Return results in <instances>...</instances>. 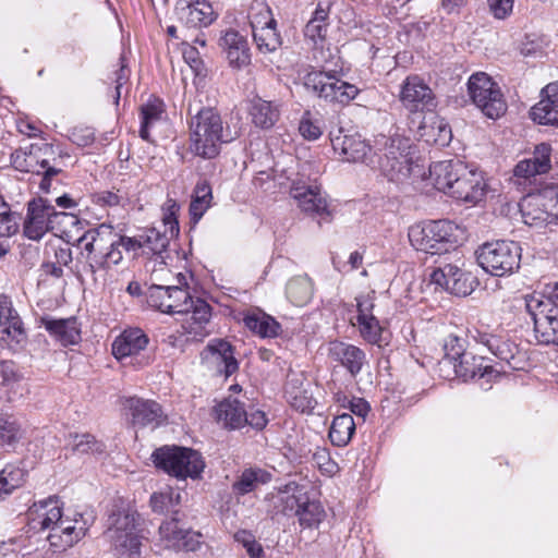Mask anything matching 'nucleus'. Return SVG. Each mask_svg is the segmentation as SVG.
Returning <instances> with one entry per match:
<instances>
[{
  "label": "nucleus",
  "mask_w": 558,
  "mask_h": 558,
  "mask_svg": "<svg viewBox=\"0 0 558 558\" xmlns=\"http://www.w3.org/2000/svg\"><path fill=\"white\" fill-rule=\"evenodd\" d=\"M148 303L167 314L186 316L182 328L193 340H203L209 335L207 325L211 317V308L202 299H193L190 292L179 286H151Z\"/></svg>",
  "instance_id": "f257e3e1"
},
{
  "label": "nucleus",
  "mask_w": 558,
  "mask_h": 558,
  "mask_svg": "<svg viewBox=\"0 0 558 558\" xmlns=\"http://www.w3.org/2000/svg\"><path fill=\"white\" fill-rule=\"evenodd\" d=\"M28 517L34 529L50 531L47 539L57 550L72 547L88 529L82 514L74 518L64 517L57 497L35 502L29 508Z\"/></svg>",
  "instance_id": "f03ea898"
},
{
  "label": "nucleus",
  "mask_w": 558,
  "mask_h": 558,
  "mask_svg": "<svg viewBox=\"0 0 558 558\" xmlns=\"http://www.w3.org/2000/svg\"><path fill=\"white\" fill-rule=\"evenodd\" d=\"M190 118V149L206 159L215 158L220 153L221 144L238 138V131L223 128L220 114L213 108H202L193 114L189 106Z\"/></svg>",
  "instance_id": "7ed1b4c3"
},
{
  "label": "nucleus",
  "mask_w": 558,
  "mask_h": 558,
  "mask_svg": "<svg viewBox=\"0 0 558 558\" xmlns=\"http://www.w3.org/2000/svg\"><path fill=\"white\" fill-rule=\"evenodd\" d=\"M375 168L384 177L396 183H404L412 177H421L424 171L413 160L411 140L399 134L381 135L376 141Z\"/></svg>",
  "instance_id": "20e7f679"
},
{
  "label": "nucleus",
  "mask_w": 558,
  "mask_h": 558,
  "mask_svg": "<svg viewBox=\"0 0 558 558\" xmlns=\"http://www.w3.org/2000/svg\"><path fill=\"white\" fill-rule=\"evenodd\" d=\"M141 517L130 505H114L108 518L106 536L119 558H140Z\"/></svg>",
  "instance_id": "39448f33"
},
{
  "label": "nucleus",
  "mask_w": 558,
  "mask_h": 558,
  "mask_svg": "<svg viewBox=\"0 0 558 558\" xmlns=\"http://www.w3.org/2000/svg\"><path fill=\"white\" fill-rule=\"evenodd\" d=\"M457 230L452 222L437 220L412 226L408 235L415 250L435 255L447 253L456 247L458 240L454 231Z\"/></svg>",
  "instance_id": "423d86ee"
},
{
  "label": "nucleus",
  "mask_w": 558,
  "mask_h": 558,
  "mask_svg": "<svg viewBox=\"0 0 558 558\" xmlns=\"http://www.w3.org/2000/svg\"><path fill=\"white\" fill-rule=\"evenodd\" d=\"M76 216L57 211L47 199L38 198L28 203L27 214L23 226L24 235L33 241H39L48 231L58 225H80Z\"/></svg>",
  "instance_id": "0eeeda50"
},
{
  "label": "nucleus",
  "mask_w": 558,
  "mask_h": 558,
  "mask_svg": "<svg viewBox=\"0 0 558 558\" xmlns=\"http://www.w3.org/2000/svg\"><path fill=\"white\" fill-rule=\"evenodd\" d=\"M158 469L179 480L197 478L205 468L199 452L184 447H161L151 454Z\"/></svg>",
  "instance_id": "6e6552de"
},
{
  "label": "nucleus",
  "mask_w": 558,
  "mask_h": 558,
  "mask_svg": "<svg viewBox=\"0 0 558 558\" xmlns=\"http://www.w3.org/2000/svg\"><path fill=\"white\" fill-rule=\"evenodd\" d=\"M477 260L493 276L511 275L520 267L521 247L513 241L488 242L478 248Z\"/></svg>",
  "instance_id": "1a4fd4ad"
},
{
  "label": "nucleus",
  "mask_w": 558,
  "mask_h": 558,
  "mask_svg": "<svg viewBox=\"0 0 558 558\" xmlns=\"http://www.w3.org/2000/svg\"><path fill=\"white\" fill-rule=\"evenodd\" d=\"M525 308L534 322V331L538 342L544 344L558 343V300L555 290L550 298L526 295Z\"/></svg>",
  "instance_id": "9d476101"
},
{
  "label": "nucleus",
  "mask_w": 558,
  "mask_h": 558,
  "mask_svg": "<svg viewBox=\"0 0 558 558\" xmlns=\"http://www.w3.org/2000/svg\"><path fill=\"white\" fill-rule=\"evenodd\" d=\"M110 234V225L102 223L98 228L85 231L74 244L78 250L75 257L74 269L77 276L82 274L95 275L101 269L102 256Z\"/></svg>",
  "instance_id": "9b49d317"
},
{
  "label": "nucleus",
  "mask_w": 558,
  "mask_h": 558,
  "mask_svg": "<svg viewBox=\"0 0 558 558\" xmlns=\"http://www.w3.org/2000/svg\"><path fill=\"white\" fill-rule=\"evenodd\" d=\"M468 93L473 104L490 119H497L506 112L507 105L497 83L484 73L477 72L470 76Z\"/></svg>",
  "instance_id": "f8f14e48"
},
{
  "label": "nucleus",
  "mask_w": 558,
  "mask_h": 558,
  "mask_svg": "<svg viewBox=\"0 0 558 558\" xmlns=\"http://www.w3.org/2000/svg\"><path fill=\"white\" fill-rule=\"evenodd\" d=\"M304 87L318 97L341 105H347L359 94L356 86L344 82L331 72L311 71L304 76Z\"/></svg>",
  "instance_id": "ddd939ff"
},
{
  "label": "nucleus",
  "mask_w": 558,
  "mask_h": 558,
  "mask_svg": "<svg viewBox=\"0 0 558 558\" xmlns=\"http://www.w3.org/2000/svg\"><path fill=\"white\" fill-rule=\"evenodd\" d=\"M399 98L410 112L429 111L436 106L433 90L418 75H410L403 81Z\"/></svg>",
  "instance_id": "4468645a"
},
{
  "label": "nucleus",
  "mask_w": 558,
  "mask_h": 558,
  "mask_svg": "<svg viewBox=\"0 0 558 558\" xmlns=\"http://www.w3.org/2000/svg\"><path fill=\"white\" fill-rule=\"evenodd\" d=\"M54 155L53 147L47 143L31 144L27 148L16 149L11 158L15 169L23 172L40 173L48 166V159Z\"/></svg>",
  "instance_id": "2eb2a0df"
},
{
  "label": "nucleus",
  "mask_w": 558,
  "mask_h": 558,
  "mask_svg": "<svg viewBox=\"0 0 558 558\" xmlns=\"http://www.w3.org/2000/svg\"><path fill=\"white\" fill-rule=\"evenodd\" d=\"M202 534L179 526L177 519L166 520L159 526V539L167 548L194 551L199 547Z\"/></svg>",
  "instance_id": "dca6fc26"
},
{
  "label": "nucleus",
  "mask_w": 558,
  "mask_h": 558,
  "mask_svg": "<svg viewBox=\"0 0 558 558\" xmlns=\"http://www.w3.org/2000/svg\"><path fill=\"white\" fill-rule=\"evenodd\" d=\"M284 392L291 407L300 412L311 411L317 403L313 396L312 383L303 373L288 374Z\"/></svg>",
  "instance_id": "f3484780"
},
{
  "label": "nucleus",
  "mask_w": 558,
  "mask_h": 558,
  "mask_svg": "<svg viewBox=\"0 0 558 558\" xmlns=\"http://www.w3.org/2000/svg\"><path fill=\"white\" fill-rule=\"evenodd\" d=\"M179 20L190 28L209 26L216 14L207 0H181L177 5Z\"/></svg>",
  "instance_id": "a211bd4d"
},
{
  "label": "nucleus",
  "mask_w": 558,
  "mask_h": 558,
  "mask_svg": "<svg viewBox=\"0 0 558 558\" xmlns=\"http://www.w3.org/2000/svg\"><path fill=\"white\" fill-rule=\"evenodd\" d=\"M203 359L213 366L217 373L226 377L234 374L239 364L234 357L232 345L221 339L211 340L203 352Z\"/></svg>",
  "instance_id": "6ab92c4d"
},
{
  "label": "nucleus",
  "mask_w": 558,
  "mask_h": 558,
  "mask_svg": "<svg viewBox=\"0 0 558 558\" xmlns=\"http://www.w3.org/2000/svg\"><path fill=\"white\" fill-rule=\"evenodd\" d=\"M557 196L555 189L547 187L539 193L527 194L519 203L524 223L529 226H543L548 221L549 214L545 205L546 198Z\"/></svg>",
  "instance_id": "aec40b11"
},
{
  "label": "nucleus",
  "mask_w": 558,
  "mask_h": 558,
  "mask_svg": "<svg viewBox=\"0 0 558 558\" xmlns=\"http://www.w3.org/2000/svg\"><path fill=\"white\" fill-rule=\"evenodd\" d=\"M25 339V331L17 313L7 296L0 298V342L13 348Z\"/></svg>",
  "instance_id": "412c9836"
},
{
  "label": "nucleus",
  "mask_w": 558,
  "mask_h": 558,
  "mask_svg": "<svg viewBox=\"0 0 558 558\" xmlns=\"http://www.w3.org/2000/svg\"><path fill=\"white\" fill-rule=\"evenodd\" d=\"M331 143L333 149L340 150L348 161L362 162L375 168L376 151L372 154V148L361 135L337 136L331 140Z\"/></svg>",
  "instance_id": "4be33fe9"
},
{
  "label": "nucleus",
  "mask_w": 558,
  "mask_h": 558,
  "mask_svg": "<svg viewBox=\"0 0 558 558\" xmlns=\"http://www.w3.org/2000/svg\"><path fill=\"white\" fill-rule=\"evenodd\" d=\"M461 175L457 179L450 196L463 202L476 203L482 199L485 192V183L482 174L470 170L468 167H460Z\"/></svg>",
  "instance_id": "5701e85b"
},
{
  "label": "nucleus",
  "mask_w": 558,
  "mask_h": 558,
  "mask_svg": "<svg viewBox=\"0 0 558 558\" xmlns=\"http://www.w3.org/2000/svg\"><path fill=\"white\" fill-rule=\"evenodd\" d=\"M219 46L226 52L230 65L241 69L250 63L247 40L238 31H225L219 38Z\"/></svg>",
  "instance_id": "b1692460"
},
{
  "label": "nucleus",
  "mask_w": 558,
  "mask_h": 558,
  "mask_svg": "<svg viewBox=\"0 0 558 558\" xmlns=\"http://www.w3.org/2000/svg\"><path fill=\"white\" fill-rule=\"evenodd\" d=\"M290 194L302 211L319 216L329 215L327 201L317 185L293 183Z\"/></svg>",
  "instance_id": "393cba45"
},
{
  "label": "nucleus",
  "mask_w": 558,
  "mask_h": 558,
  "mask_svg": "<svg viewBox=\"0 0 558 558\" xmlns=\"http://www.w3.org/2000/svg\"><path fill=\"white\" fill-rule=\"evenodd\" d=\"M544 97L531 109V118L539 124L558 125V82L543 89Z\"/></svg>",
  "instance_id": "a878e982"
},
{
  "label": "nucleus",
  "mask_w": 558,
  "mask_h": 558,
  "mask_svg": "<svg viewBox=\"0 0 558 558\" xmlns=\"http://www.w3.org/2000/svg\"><path fill=\"white\" fill-rule=\"evenodd\" d=\"M551 147L546 143L537 145L533 157L521 160L514 167L513 173L518 178L529 179L536 174L547 173L550 168Z\"/></svg>",
  "instance_id": "bb28decb"
},
{
  "label": "nucleus",
  "mask_w": 558,
  "mask_h": 558,
  "mask_svg": "<svg viewBox=\"0 0 558 558\" xmlns=\"http://www.w3.org/2000/svg\"><path fill=\"white\" fill-rule=\"evenodd\" d=\"M484 363V357L469 353L463 355V357L458 362L453 363L452 366L456 375L465 381L478 377L481 379L487 378L486 383L489 384L493 378L498 376V372L490 365Z\"/></svg>",
  "instance_id": "cd10ccee"
},
{
  "label": "nucleus",
  "mask_w": 558,
  "mask_h": 558,
  "mask_svg": "<svg viewBox=\"0 0 558 558\" xmlns=\"http://www.w3.org/2000/svg\"><path fill=\"white\" fill-rule=\"evenodd\" d=\"M460 167L465 165L460 160H442L429 166V178L434 186L444 193L450 194L453 185L461 175Z\"/></svg>",
  "instance_id": "c85d7f7f"
},
{
  "label": "nucleus",
  "mask_w": 558,
  "mask_h": 558,
  "mask_svg": "<svg viewBox=\"0 0 558 558\" xmlns=\"http://www.w3.org/2000/svg\"><path fill=\"white\" fill-rule=\"evenodd\" d=\"M329 356L341 363L352 376H356L361 372L366 359L365 353L360 348L339 341L330 343Z\"/></svg>",
  "instance_id": "c756f323"
},
{
  "label": "nucleus",
  "mask_w": 558,
  "mask_h": 558,
  "mask_svg": "<svg viewBox=\"0 0 558 558\" xmlns=\"http://www.w3.org/2000/svg\"><path fill=\"white\" fill-rule=\"evenodd\" d=\"M1 388L3 389L5 400L15 402L24 397L27 390L23 385V375L17 365L12 361H2L0 363Z\"/></svg>",
  "instance_id": "7c9ffc66"
},
{
  "label": "nucleus",
  "mask_w": 558,
  "mask_h": 558,
  "mask_svg": "<svg viewBox=\"0 0 558 558\" xmlns=\"http://www.w3.org/2000/svg\"><path fill=\"white\" fill-rule=\"evenodd\" d=\"M148 343L147 336L141 329L123 331L112 343V354L121 360L140 353Z\"/></svg>",
  "instance_id": "2f4dec72"
},
{
  "label": "nucleus",
  "mask_w": 558,
  "mask_h": 558,
  "mask_svg": "<svg viewBox=\"0 0 558 558\" xmlns=\"http://www.w3.org/2000/svg\"><path fill=\"white\" fill-rule=\"evenodd\" d=\"M130 410L132 421L137 426H158L163 418L161 407L151 400L134 399L130 400Z\"/></svg>",
  "instance_id": "473e14b6"
},
{
  "label": "nucleus",
  "mask_w": 558,
  "mask_h": 558,
  "mask_svg": "<svg viewBox=\"0 0 558 558\" xmlns=\"http://www.w3.org/2000/svg\"><path fill=\"white\" fill-rule=\"evenodd\" d=\"M216 414L218 421L230 429L245 426L247 420V410L244 403L232 397L226 398L216 407Z\"/></svg>",
  "instance_id": "72a5a7b5"
},
{
  "label": "nucleus",
  "mask_w": 558,
  "mask_h": 558,
  "mask_svg": "<svg viewBox=\"0 0 558 558\" xmlns=\"http://www.w3.org/2000/svg\"><path fill=\"white\" fill-rule=\"evenodd\" d=\"M41 324L62 345L74 344L80 340V329L73 317L61 319L43 317Z\"/></svg>",
  "instance_id": "f704fd0d"
},
{
  "label": "nucleus",
  "mask_w": 558,
  "mask_h": 558,
  "mask_svg": "<svg viewBox=\"0 0 558 558\" xmlns=\"http://www.w3.org/2000/svg\"><path fill=\"white\" fill-rule=\"evenodd\" d=\"M248 114L252 123L259 129H271L279 119V108L271 101L255 97L250 101Z\"/></svg>",
  "instance_id": "c9c22d12"
},
{
  "label": "nucleus",
  "mask_w": 558,
  "mask_h": 558,
  "mask_svg": "<svg viewBox=\"0 0 558 558\" xmlns=\"http://www.w3.org/2000/svg\"><path fill=\"white\" fill-rule=\"evenodd\" d=\"M329 10L330 2H319L314 11L312 19L305 25L304 36L307 40L312 41L314 46L323 43L326 38Z\"/></svg>",
  "instance_id": "e433bc0d"
},
{
  "label": "nucleus",
  "mask_w": 558,
  "mask_h": 558,
  "mask_svg": "<svg viewBox=\"0 0 558 558\" xmlns=\"http://www.w3.org/2000/svg\"><path fill=\"white\" fill-rule=\"evenodd\" d=\"M355 432V423L351 414L343 413L333 418L329 438L331 442L338 447L348 445Z\"/></svg>",
  "instance_id": "4c0bfd02"
},
{
  "label": "nucleus",
  "mask_w": 558,
  "mask_h": 558,
  "mask_svg": "<svg viewBox=\"0 0 558 558\" xmlns=\"http://www.w3.org/2000/svg\"><path fill=\"white\" fill-rule=\"evenodd\" d=\"M245 326L263 338L276 337L279 331V324L269 315L263 312H253L244 317Z\"/></svg>",
  "instance_id": "58836bf2"
},
{
  "label": "nucleus",
  "mask_w": 558,
  "mask_h": 558,
  "mask_svg": "<svg viewBox=\"0 0 558 558\" xmlns=\"http://www.w3.org/2000/svg\"><path fill=\"white\" fill-rule=\"evenodd\" d=\"M301 526L306 529H316L324 521L326 512L322 504L312 500L308 496L295 514Z\"/></svg>",
  "instance_id": "ea45409f"
},
{
  "label": "nucleus",
  "mask_w": 558,
  "mask_h": 558,
  "mask_svg": "<svg viewBox=\"0 0 558 558\" xmlns=\"http://www.w3.org/2000/svg\"><path fill=\"white\" fill-rule=\"evenodd\" d=\"M287 296L296 306L305 305L313 295V283L307 276H298L287 283Z\"/></svg>",
  "instance_id": "a19ab883"
},
{
  "label": "nucleus",
  "mask_w": 558,
  "mask_h": 558,
  "mask_svg": "<svg viewBox=\"0 0 558 558\" xmlns=\"http://www.w3.org/2000/svg\"><path fill=\"white\" fill-rule=\"evenodd\" d=\"M307 496V492L303 486L290 483L278 494V500L284 513L293 512L296 514Z\"/></svg>",
  "instance_id": "79ce46f5"
},
{
  "label": "nucleus",
  "mask_w": 558,
  "mask_h": 558,
  "mask_svg": "<svg viewBox=\"0 0 558 558\" xmlns=\"http://www.w3.org/2000/svg\"><path fill=\"white\" fill-rule=\"evenodd\" d=\"M143 248L151 252L154 255L160 257L161 263L166 264V256L170 240L172 239L167 232L157 228L148 229L144 235H141Z\"/></svg>",
  "instance_id": "37998d69"
},
{
  "label": "nucleus",
  "mask_w": 558,
  "mask_h": 558,
  "mask_svg": "<svg viewBox=\"0 0 558 558\" xmlns=\"http://www.w3.org/2000/svg\"><path fill=\"white\" fill-rule=\"evenodd\" d=\"M25 435V429L13 415L0 414V445L15 446Z\"/></svg>",
  "instance_id": "c03bdc74"
},
{
  "label": "nucleus",
  "mask_w": 558,
  "mask_h": 558,
  "mask_svg": "<svg viewBox=\"0 0 558 558\" xmlns=\"http://www.w3.org/2000/svg\"><path fill=\"white\" fill-rule=\"evenodd\" d=\"M213 199L210 185L203 181L198 182L194 190V196L190 205L192 219L197 222L210 207Z\"/></svg>",
  "instance_id": "a18cd8bd"
},
{
  "label": "nucleus",
  "mask_w": 558,
  "mask_h": 558,
  "mask_svg": "<svg viewBox=\"0 0 558 558\" xmlns=\"http://www.w3.org/2000/svg\"><path fill=\"white\" fill-rule=\"evenodd\" d=\"M269 475L260 469L244 470L236 482L233 484V490L245 495L253 492L259 484L268 481Z\"/></svg>",
  "instance_id": "49530a36"
},
{
  "label": "nucleus",
  "mask_w": 558,
  "mask_h": 558,
  "mask_svg": "<svg viewBox=\"0 0 558 558\" xmlns=\"http://www.w3.org/2000/svg\"><path fill=\"white\" fill-rule=\"evenodd\" d=\"M253 38L258 50L263 53L274 52L281 45V39L276 31V26L257 28V31L253 32Z\"/></svg>",
  "instance_id": "de8ad7c7"
},
{
  "label": "nucleus",
  "mask_w": 558,
  "mask_h": 558,
  "mask_svg": "<svg viewBox=\"0 0 558 558\" xmlns=\"http://www.w3.org/2000/svg\"><path fill=\"white\" fill-rule=\"evenodd\" d=\"M357 323L360 326L361 336L366 341L378 345H381L383 342H386V331L380 326L378 319L375 316L367 317L364 319H357Z\"/></svg>",
  "instance_id": "09e8293b"
},
{
  "label": "nucleus",
  "mask_w": 558,
  "mask_h": 558,
  "mask_svg": "<svg viewBox=\"0 0 558 558\" xmlns=\"http://www.w3.org/2000/svg\"><path fill=\"white\" fill-rule=\"evenodd\" d=\"M142 122L140 129V136L148 141L149 129L161 120L162 109L159 102H148L141 109Z\"/></svg>",
  "instance_id": "8fccbe9b"
},
{
  "label": "nucleus",
  "mask_w": 558,
  "mask_h": 558,
  "mask_svg": "<svg viewBox=\"0 0 558 558\" xmlns=\"http://www.w3.org/2000/svg\"><path fill=\"white\" fill-rule=\"evenodd\" d=\"M248 19L253 32L257 28L276 26L270 8L264 3L252 5Z\"/></svg>",
  "instance_id": "3c124183"
},
{
  "label": "nucleus",
  "mask_w": 558,
  "mask_h": 558,
  "mask_svg": "<svg viewBox=\"0 0 558 558\" xmlns=\"http://www.w3.org/2000/svg\"><path fill=\"white\" fill-rule=\"evenodd\" d=\"M180 502V494L168 487L165 490L154 493L150 497V506L154 512L163 513Z\"/></svg>",
  "instance_id": "603ef678"
},
{
  "label": "nucleus",
  "mask_w": 558,
  "mask_h": 558,
  "mask_svg": "<svg viewBox=\"0 0 558 558\" xmlns=\"http://www.w3.org/2000/svg\"><path fill=\"white\" fill-rule=\"evenodd\" d=\"M162 227L163 232H167L171 238L179 234V222L177 214L179 205L173 199H168L162 206Z\"/></svg>",
  "instance_id": "864d4df0"
},
{
  "label": "nucleus",
  "mask_w": 558,
  "mask_h": 558,
  "mask_svg": "<svg viewBox=\"0 0 558 558\" xmlns=\"http://www.w3.org/2000/svg\"><path fill=\"white\" fill-rule=\"evenodd\" d=\"M460 268L456 265L446 264L444 267H438L430 274V282L440 287L441 289L449 291V284L452 279L458 276Z\"/></svg>",
  "instance_id": "5fc2aeb1"
},
{
  "label": "nucleus",
  "mask_w": 558,
  "mask_h": 558,
  "mask_svg": "<svg viewBox=\"0 0 558 558\" xmlns=\"http://www.w3.org/2000/svg\"><path fill=\"white\" fill-rule=\"evenodd\" d=\"M105 256H102L101 260V269L110 268L113 265H118L123 258V250L122 247L116 243L114 241V230L112 226H110V234H108Z\"/></svg>",
  "instance_id": "6e6d98bb"
},
{
  "label": "nucleus",
  "mask_w": 558,
  "mask_h": 558,
  "mask_svg": "<svg viewBox=\"0 0 558 558\" xmlns=\"http://www.w3.org/2000/svg\"><path fill=\"white\" fill-rule=\"evenodd\" d=\"M464 344H465V342L463 339H461L457 336L450 335L445 340V343H444L445 360L449 364L453 365V363L461 360V357H463V355L469 354L470 352L465 351Z\"/></svg>",
  "instance_id": "4d7b16f0"
},
{
  "label": "nucleus",
  "mask_w": 558,
  "mask_h": 558,
  "mask_svg": "<svg viewBox=\"0 0 558 558\" xmlns=\"http://www.w3.org/2000/svg\"><path fill=\"white\" fill-rule=\"evenodd\" d=\"M73 451L77 453H96L104 451V445L93 435H75L72 444Z\"/></svg>",
  "instance_id": "13d9d810"
},
{
  "label": "nucleus",
  "mask_w": 558,
  "mask_h": 558,
  "mask_svg": "<svg viewBox=\"0 0 558 558\" xmlns=\"http://www.w3.org/2000/svg\"><path fill=\"white\" fill-rule=\"evenodd\" d=\"M300 134L307 141H316L323 134V123L318 119H313L308 112H306L299 124Z\"/></svg>",
  "instance_id": "bf43d9fd"
},
{
  "label": "nucleus",
  "mask_w": 558,
  "mask_h": 558,
  "mask_svg": "<svg viewBox=\"0 0 558 558\" xmlns=\"http://www.w3.org/2000/svg\"><path fill=\"white\" fill-rule=\"evenodd\" d=\"M474 283L475 279L471 274L461 269L458 276L452 279L451 284H449L448 292L458 296H466L473 291Z\"/></svg>",
  "instance_id": "052dcab7"
},
{
  "label": "nucleus",
  "mask_w": 558,
  "mask_h": 558,
  "mask_svg": "<svg viewBox=\"0 0 558 558\" xmlns=\"http://www.w3.org/2000/svg\"><path fill=\"white\" fill-rule=\"evenodd\" d=\"M518 352V347L505 338L493 354L505 361L511 368L519 369L521 366L517 357Z\"/></svg>",
  "instance_id": "680f3d73"
},
{
  "label": "nucleus",
  "mask_w": 558,
  "mask_h": 558,
  "mask_svg": "<svg viewBox=\"0 0 558 558\" xmlns=\"http://www.w3.org/2000/svg\"><path fill=\"white\" fill-rule=\"evenodd\" d=\"M19 230V217L11 213L8 204L0 211V236H11Z\"/></svg>",
  "instance_id": "e2e57ef3"
},
{
  "label": "nucleus",
  "mask_w": 558,
  "mask_h": 558,
  "mask_svg": "<svg viewBox=\"0 0 558 558\" xmlns=\"http://www.w3.org/2000/svg\"><path fill=\"white\" fill-rule=\"evenodd\" d=\"M473 339L477 342L483 344L494 353L496 349L499 347L500 342L505 339V336L501 333L490 332L486 329H478L473 335Z\"/></svg>",
  "instance_id": "0e129e2a"
},
{
  "label": "nucleus",
  "mask_w": 558,
  "mask_h": 558,
  "mask_svg": "<svg viewBox=\"0 0 558 558\" xmlns=\"http://www.w3.org/2000/svg\"><path fill=\"white\" fill-rule=\"evenodd\" d=\"M182 56L195 74H201L204 70V63L198 50L190 44H183Z\"/></svg>",
  "instance_id": "69168bd1"
},
{
  "label": "nucleus",
  "mask_w": 558,
  "mask_h": 558,
  "mask_svg": "<svg viewBox=\"0 0 558 558\" xmlns=\"http://www.w3.org/2000/svg\"><path fill=\"white\" fill-rule=\"evenodd\" d=\"M514 0H487L489 12L495 19L505 20L513 10Z\"/></svg>",
  "instance_id": "338daca9"
},
{
  "label": "nucleus",
  "mask_w": 558,
  "mask_h": 558,
  "mask_svg": "<svg viewBox=\"0 0 558 558\" xmlns=\"http://www.w3.org/2000/svg\"><path fill=\"white\" fill-rule=\"evenodd\" d=\"M313 462L324 472L332 473L335 462L330 459L329 451L326 448L317 447L313 453Z\"/></svg>",
  "instance_id": "774afa93"
}]
</instances>
